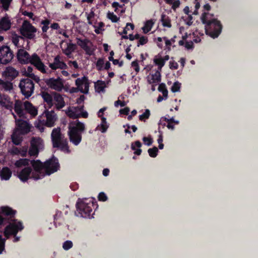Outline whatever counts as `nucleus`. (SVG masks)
Returning <instances> with one entry per match:
<instances>
[{"mask_svg": "<svg viewBox=\"0 0 258 258\" xmlns=\"http://www.w3.org/2000/svg\"><path fill=\"white\" fill-rule=\"evenodd\" d=\"M16 213V211L9 207L1 208L0 226L9 224L5 228L4 235L6 237H8L12 234L16 235L24 228L22 223L15 219Z\"/></svg>", "mask_w": 258, "mask_h": 258, "instance_id": "nucleus-1", "label": "nucleus"}, {"mask_svg": "<svg viewBox=\"0 0 258 258\" xmlns=\"http://www.w3.org/2000/svg\"><path fill=\"white\" fill-rule=\"evenodd\" d=\"M213 15L208 12L202 14L201 19L203 24H205L206 34L213 38H217L221 32L222 26L220 22L216 19H211Z\"/></svg>", "mask_w": 258, "mask_h": 258, "instance_id": "nucleus-2", "label": "nucleus"}, {"mask_svg": "<svg viewBox=\"0 0 258 258\" xmlns=\"http://www.w3.org/2000/svg\"><path fill=\"white\" fill-rule=\"evenodd\" d=\"M68 135L70 141L75 145H78L82 141V134L85 130V124L76 120L70 123Z\"/></svg>", "mask_w": 258, "mask_h": 258, "instance_id": "nucleus-3", "label": "nucleus"}, {"mask_svg": "<svg viewBox=\"0 0 258 258\" xmlns=\"http://www.w3.org/2000/svg\"><path fill=\"white\" fill-rule=\"evenodd\" d=\"M51 138L53 148H58L61 151L70 153L67 139L64 138L59 127L53 129L51 134Z\"/></svg>", "mask_w": 258, "mask_h": 258, "instance_id": "nucleus-4", "label": "nucleus"}, {"mask_svg": "<svg viewBox=\"0 0 258 258\" xmlns=\"http://www.w3.org/2000/svg\"><path fill=\"white\" fill-rule=\"evenodd\" d=\"M44 113L46 120H39V123L36 125L37 128L41 132L44 130L43 125L47 127H52L55 125V122L57 119V115L53 110L50 111L46 110Z\"/></svg>", "mask_w": 258, "mask_h": 258, "instance_id": "nucleus-5", "label": "nucleus"}, {"mask_svg": "<svg viewBox=\"0 0 258 258\" xmlns=\"http://www.w3.org/2000/svg\"><path fill=\"white\" fill-rule=\"evenodd\" d=\"M19 87L21 92L26 98H29L34 93V84L29 78L22 79L19 83Z\"/></svg>", "mask_w": 258, "mask_h": 258, "instance_id": "nucleus-6", "label": "nucleus"}, {"mask_svg": "<svg viewBox=\"0 0 258 258\" xmlns=\"http://www.w3.org/2000/svg\"><path fill=\"white\" fill-rule=\"evenodd\" d=\"M37 29L29 21L25 20L20 29V33L24 37L28 39H33L35 37V33Z\"/></svg>", "mask_w": 258, "mask_h": 258, "instance_id": "nucleus-7", "label": "nucleus"}, {"mask_svg": "<svg viewBox=\"0 0 258 258\" xmlns=\"http://www.w3.org/2000/svg\"><path fill=\"white\" fill-rule=\"evenodd\" d=\"M93 203H86L84 201L78 202L76 204L77 211L84 218H90L92 212Z\"/></svg>", "mask_w": 258, "mask_h": 258, "instance_id": "nucleus-8", "label": "nucleus"}, {"mask_svg": "<svg viewBox=\"0 0 258 258\" xmlns=\"http://www.w3.org/2000/svg\"><path fill=\"white\" fill-rule=\"evenodd\" d=\"M30 162L34 170V172L32 173V178L35 180L42 178L45 176V173L42 172V170H44V163H43L39 160H33Z\"/></svg>", "mask_w": 258, "mask_h": 258, "instance_id": "nucleus-9", "label": "nucleus"}, {"mask_svg": "<svg viewBox=\"0 0 258 258\" xmlns=\"http://www.w3.org/2000/svg\"><path fill=\"white\" fill-rule=\"evenodd\" d=\"M59 168L58 160L54 156L44 162L45 175H50L56 172Z\"/></svg>", "mask_w": 258, "mask_h": 258, "instance_id": "nucleus-10", "label": "nucleus"}, {"mask_svg": "<svg viewBox=\"0 0 258 258\" xmlns=\"http://www.w3.org/2000/svg\"><path fill=\"white\" fill-rule=\"evenodd\" d=\"M14 55L13 51L7 46L3 45L0 46V63L7 64L10 62Z\"/></svg>", "mask_w": 258, "mask_h": 258, "instance_id": "nucleus-11", "label": "nucleus"}, {"mask_svg": "<svg viewBox=\"0 0 258 258\" xmlns=\"http://www.w3.org/2000/svg\"><path fill=\"white\" fill-rule=\"evenodd\" d=\"M14 118L16 119V128L15 130L18 132L26 135L30 132L31 125L26 120L21 119H16V116L14 113H12Z\"/></svg>", "mask_w": 258, "mask_h": 258, "instance_id": "nucleus-12", "label": "nucleus"}, {"mask_svg": "<svg viewBox=\"0 0 258 258\" xmlns=\"http://www.w3.org/2000/svg\"><path fill=\"white\" fill-rule=\"evenodd\" d=\"M42 140L39 137L32 138L28 151V154L30 156H37L39 153V148L42 145Z\"/></svg>", "mask_w": 258, "mask_h": 258, "instance_id": "nucleus-13", "label": "nucleus"}, {"mask_svg": "<svg viewBox=\"0 0 258 258\" xmlns=\"http://www.w3.org/2000/svg\"><path fill=\"white\" fill-rule=\"evenodd\" d=\"M29 63L34 66L41 73H46V66L42 62L40 57L36 53H34L31 55Z\"/></svg>", "mask_w": 258, "mask_h": 258, "instance_id": "nucleus-14", "label": "nucleus"}, {"mask_svg": "<svg viewBox=\"0 0 258 258\" xmlns=\"http://www.w3.org/2000/svg\"><path fill=\"white\" fill-rule=\"evenodd\" d=\"M77 44L85 51L86 54L89 55L93 54L94 50L91 47L93 44L89 39L77 38Z\"/></svg>", "mask_w": 258, "mask_h": 258, "instance_id": "nucleus-15", "label": "nucleus"}, {"mask_svg": "<svg viewBox=\"0 0 258 258\" xmlns=\"http://www.w3.org/2000/svg\"><path fill=\"white\" fill-rule=\"evenodd\" d=\"M76 85L81 93L87 94L89 89V81L87 77L84 76L77 78L75 81Z\"/></svg>", "mask_w": 258, "mask_h": 258, "instance_id": "nucleus-16", "label": "nucleus"}, {"mask_svg": "<svg viewBox=\"0 0 258 258\" xmlns=\"http://www.w3.org/2000/svg\"><path fill=\"white\" fill-rule=\"evenodd\" d=\"M19 75V72L12 67H7L2 73V76L6 80L12 81Z\"/></svg>", "mask_w": 258, "mask_h": 258, "instance_id": "nucleus-17", "label": "nucleus"}, {"mask_svg": "<svg viewBox=\"0 0 258 258\" xmlns=\"http://www.w3.org/2000/svg\"><path fill=\"white\" fill-rule=\"evenodd\" d=\"M31 55L24 49H18L17 53V58L18 62L22 64L29 63Z\"/></svg>", "mask_w": 258, "mask_h": 258, "instance_id": "nucleus-18", "label": "nucleus"}, {"mask_svg": "<svg viewBox=\"0 0 258 258\" xmlns=\"http://www.w3.org/2000/svg\"><path fill=\"white\" fill-rule=\"evenodd\" d=\"M45 83L50 88L56 91H61L63 86L59 78H49L46 80Z\"/></svg>", "mask_w": 258, "mask_h": 258, "instance_id": "nucleus-19", "label": "nucleus"}, {"mask_svg": "<svg viewBox=\"0 0 258 258\" xmlns=\"http://www.w3.org/2000/svg\"><path fill=\"white\" fill-rule=\"evenodd\" d=\"M32 170L31 167H26L18 173V177L23 182H26L32 178Z\"/></svg>", "mask_w": 258, "mask_h": 258, "instance_id": "nucleus-20", "label": "nucleus"}, {"mask_svg": "<svg viewBox=\"0 0 258 258\" xmlns=\"http://www.w3.org/2000/svg\"><path fill=\"white\" fill-rule=\"evenodd\" d=\"M11 25L10 17L7 14H5V16L0 19V30H9L11 28Z\"/></svg>", "mask_w": 258, "mask_h": 258, "instance_id": "nucleus-21", "label": "nucleus"}, {"mask_svg": "<svg viewBox=\"0 0 258 258\" xmlns=\"http://www.w3.org/2000/svg\"><path fill=\"white\" fill-rule=\"evenodd\" d=\"M24 108V103L20 100H16L14 104V109L15 112L20 117H26Z\"/></svg>", "mask_w": 258, "mask_h": 258, "instance_id": "nucleus-22", "label": "nucleus"}, {"mask_svg": "<svg viewBox=\"0 0 258 258\" xmlns=\"http://www.w3.org/2000/svg\"><path fill=\"white\" fill-rule=\"evenodd\" d=\"M24 113H29L32 116L37 114V109L28 101L24 102Z\"/></svg>", "mask_w": 258, "mask_h": 258, "instance_id": "nucleus-23", "label": "nucleus"}, {"mask_svg": "<svg viewBox=\"0 0 258 258\" xmlns=\"http://www.w3.org/2000/svg\"><path fill=\"white\" fill-rule=\"evenodd\" d=\"M49 66L53 70H56L57 69L64 70L68 68L67 64L63 61L59 60L58 56H56L54 59V62L50 63Z\"/></svg>", "mask_w": 258, "mask_h": 258, "instance_id": "nucleus-24", "label": "nucleus"}, {"mask_svg": "<svg viewBox=\"0 0 258 258\" xmlns=\"http://www.w3.org/2000/svg\"><path fill=\"white\" fill-rule=\"evenodd\" d=\"M54 100L56 102V107L58 110L62 108L65 106V102L62 96L59 93L53 92Z\"/></svg>", "mask_w": 258, "mask_h": 258, "instance_id": "nucleus-25", "label": "nucleus"}, {"mask_svg": "<svg viewBox=\"0 0 258 258\" xmlns=\"http://www.w3.org/2000/svg\"><path fill=\"white\" fill-rule=\"evenodd\" d=\"M23 135H24L14 130L11 136L13 143L15 145H20L23 141Z\"/></svg>", "mask_w": 258, "mask_h": 258, "instance_id": "nucleus-26", "label": "nucleus"}, {"mask_svg": "<svg viewBox=\"0 0 258 258\" xmlns=\"http://www.w3.org/2000/svg\"><path fill=\"white\" fill-rule=\"evenodd\" d=\"M148 82L149 84L157 83L161 81V74L159 71H156L154 74L148 76Z\"/></svg>", "mask_w": 258, "mask_h": 258, "instance_id": "nucleus-27", "label": "nucleus"}, {"mask_svg": "<svg viewBox=\"0 0 258 258\" xmlns=\"http://www.w3.org/2000/svg\"><path fill=\"white\" fill-rule=\"evenodd\" d=\"M41 96L44 102H46L50 107L53 106V96L52 94H50L47 92L43 91L41 92Z\"/></svg>", "mask_w": 258, "mask_h": 258, "instance_id": "nucleus-28", "label": "nucleus"}, {"mask_svg": "<svg viewBox=\"0 0 258 258\" xmlns=\"http://www.w3.org/2000/svg\"><path fill=\"white\" fill-rule=\"evenodd\" d=\"M142 144L139 141H136L134 143H132L131 145V149L134 151V154L136 155H140L142 153V150L140 148Z\"/></svg>", "mask_w": 258, "mask_h": 258, "instance_id": "nucleus-29", "label": "nucleus"}, {"mask_svg": "<svg viewBox=\"0 0 258 258\" xmlns=\"http://www.w3.org/2000/svg\"><path fill=\"white\" fill-rule=\"evenodd\" d=\"M12 175L11 170L7 167H4L0 172L2 179L8 180Z\"/></svg>", "mask_w": 258, "mask_h": 258, "instance_id": "nucleus-30", "label": "nucleus"}, {"mask_svg": "<svg viewBox=\"0 0 258 258\" xmlns=\"http://www.w3.org/2000/svg\"><path fill=\"white\" fill-rule=\"evenodd\" d=\"M154 63L155 65L158 66V70L159 72L161 71L162 67L165 65V62L161 56H155L153 59Z\"/></svg>", "mask_w": 258, "mask_h": 258, "instance_id": "nucleus-31", "label": "nucleus"}, {"mask_svg": "<svg viewBox=\"0 0 258 258\" xmlns=\"http://www.w3.org/2000/svg\"><path fill=\"white\" fill-rule=\"evenodd\" d=\"M0 86L5 90V91H10L13 88V86L12 83L10 81H4L0 79Z\"/></svg>", "mask_w": 258, "mask_h": 258, "instance_id": "nucleus-32", "label": "nucleus"}, {"mask_svg": "<svg viewBox=\"0 0 258 258\" xmlns=\"http://www.w3.org/2000/svg\"><path fill=\"white\" fill-rule=\"evenodd\" d=\"M13 0H0V9L5 12L9 10Z\"/></svg>", "mask_w": 258, "mask_h": 258, "instance_id": "nucleus-33", "label": "nucleus"}, {"mask_svg": "<svg viewBox=\"0 0 258 258\" xmlns=\"http://www.w3.org/2000/svg\"><path fill=\"white\" fill-rule=\"evenodd\" d=\"M161 21L164 27L170 28L171 27V20L169 17L165 14H162Z\"/></svg>", "mask_w": 258, "mask_h": 258, "instance_id": "nucleus-34", "label": "nucleus"}, {"mask_svg": "<svg viewBox=\"0 0 258 258\" xmlns=\"http://www.w3.org/2000/svg\"><path fill=\"white\" fill-rule=\"evenodd\" d=\"M76 49V45L75 44L70 43L67 44V47L64 50L63 53L67 56L71 54Z\"/></svg>", "mask_w": 258, "mask_h": 258, "instance_id": "nucleus-35", "label": "nucleus"}, {"mask_svg": "<svg viewBox=\"0 0 258 258\" xmlns=\"http://www.w3.org/2000/svg\"><path fill=\"white\" fill-rule=\"evenodd\" d=\"M30 162V160L26 158L20 159L16 161L15 165L17 167H21L23 166L28 165Z\"/></svg>", "mask_w": 258, "mask_h": 258, "instance_id": "nucleus-36", "label": "nucleus"}, {"mask_svg": "<svg viewBox=\"0 0 258 258\" xmlns=\"http://www.w3.org/2000/svg\"><path fill=\"white\" fill-rule=\"evenodd\" d=\"M158 91L162 92L164 99H166L168 97V90L166 88V85L164 83H161L159 85Z\"/></svg>", "mask_w": 258, "mask_h": 258, "instance_id": "nucleus-37", "label": "nucleus"}, {"mask_svg": "<svg viewBox=\"0 0 258 258\" xmlns=\"http://www.w3.org/2000/svg\"><path fill=\"white\" fill-rule=\"evenodd\" d=\"M153 25V22L152 20H148L146 21L145 26L143 27V30L144 33H147L152 29Z\"/></svg>", "mask_w": 258, "mask_h": 258, "instance_id": "nucleus-38", "label": "nucleus"}, {"mask_svg": "<svg viewBox=\"0 0 258 258\" xmlns=\"http://www.w3.org/2000/svg\"><path fill=\"white\" fill-rule=\"evenodd\" d=\"M105 87V83L104 82L102 81H98L97 82L95 83V89L98 92L102 91Z\"/></svg>", "mask_w": 258, "mask_h": 258, "instance_id": "nucleus-39", "label": "nucleus"}, {"mask_svg": "<svg viewBox=\"0 0 258 258\" xmlns=\"http://www.w3.org/2000/svg\"><path fill=\"white\" fill-rule=\"evenodd\" d=\"M148 152L151 157L155 158L157 156L158 149L156 147H154L152 148L149 149Z\"/></svg>", "mask_w": 258, "mask_h": 258, "instance_id": "nucleus-40", "label": "nucleus"}, {"mask_svg": "<svg viewBox=\"0 0 258 258\" xmlns=\"http://www.w3.org/2000/svg\"><path fill=\"white\" fill-rule=\"evenodd\" d=\"M107 18L113 23H116L119 20V18L117 17V16L112 12L108 13Z\"/></svg>", "mask_w": 258, "mask_h": 258, "instance_id": "nucleus-41", "label": "nucleus"}, {"mask_svg": "<svg viewBox=\"0 0 258 258\" xmlns=\"http://www.w3.org/2000/svg\"><path fill=\"white\" fill-rule=\"evenodd\" d=\"M20 38L23 39L22 36L17 35V34H15L12 37V42L17 47H20L19 43Z\"/></svg>", "mask_w": 258, "mask_h": 258, "instance_id": "nucleus-42", "label": "nucleus"}, {"mask_svg": "<svg viewBox=\"0 0 258 258\" xmlns=\"http://www.w3.org/2000/svg\"><path fill=\"white\" fill-rule=\"evenodd\" d=\"M150 115V111L149 109H146L145 111L141 115H139V119L141 121L144 119H148Z\"/></svg>", "mask_w": 258, "mask_h": 258, "instance_id": "nucleus-43", "label": "nucleus"}, {"mask_svg": "<svg viewBox=\"0 0 258 258\" xmlns=\"http://www.w3.org/2000/svg\"><path fill=\"white\" fill-rule=\"evenodd\" d=\"M73 246V243L71 240H67L64 241L62 244V248L66 250H68L71 248Z\"/></svg>", "mask_w": 258, "mask_h": 258, "instance_id": "nucleus-44", "label": "nucleus"}, {"mask_svg": "<svg viewBox=\"0 0 258 258\" xmlns=\"http://www.w3.org/2000/svg\"><path fill=\"white\" fill-rule=\"evenodd\" d=\"M139 41L138 42L137 46L139 47L140 45H143L145 44H146L148 41V37L146 36H142V37H140V38L139 39Z\"/></svg>", "mask_w": 258, "mask_h": 258, "instance_id": "nucleus-45", "label": "nucleus"}, {"mask_svg": "<svg viewBox=\"0 0 258 258\" xmlns=\"http://www.w3.org/2000/svg\"><path fill=\"white\" fill-rule=\"evenodd\" d=\"M181 84L178 82L174 83L172 86L171 87V90L173 92H177L179 91L180 88Z\"/></svg>", "mask_w": 258, "mask_h": 258, "instance_id": "nucleus-46", "label": "nucleus"}, {"mask_svg": "<svg viewBox=\"0 0 258 258\" xmlns=\"http://www.w3.org/2000/svg\"><path fill=\"white\" fill-rule=\"evenodd\" d=\"M104 61L103 58H100L96 62V65L98 71H101L103 69Z\"/></svg>", "mask_w": 258, "mask_h": 258, "instance_id": "nucleus-47", "label": "nucleus"}, {"mask_svg": "<svg viewBox=\"0 0 258 258\" xmlns=\"http://www.w3.org/2000/svg\"><path fill=\"white\" fill-rule=\"evenodd\" d=\"M108 127V125L107 123H101L98 125L97 129L99 128L102 133H104L106 132Z\"/></svg>", "mask_w": 258, "mask_h": 258, "instance_id": "nucleus-48", "label": "nucleus"}, {"mask_svg": "<svg viewBox=\"0 0 258 258\" xmlns=\"http://www.w3.org/2000/svg\"><path fill=\"white\" fill-rule=\"evenodd\" d=\"M68 116L73 119H77L80 117V115L76 113V112L70 110L69 111Z\"/></svg>", "mask_w": 258, "mask_h": 258, "instance_id": "nucleus-49", "label": "nucleus"}, {"mask_svg": "<svg viewBox=\"0 0 258 258\" xmlns=\"http://www.w3.org/2000/svg\"><path fill=\"white\" fill-rule=\"evenodd\" d=\"M98 198L99 201L102 202H105L107 200V196L103 192H101L99 194Z\"/></svg>", "mask_w": 258, "mask_h": 258, "instance_id": "nucleus-50", "label": "nucleus"}, {"mask_svg": "<svg viewBox=\"0 0 258 258\" xmlns=\"http://www.w3.org/2000/svg\"><path fill=\"white\" fill-rule=\"evenodd\" d=\"M143 141L144 144L148 146H151L153 143V140L152 138L148 137H144Z\"/></svg>", "mask_w": 258, "mask_h": 258, "instance_id": "nucleus-51", "label": "nucleus"}, {"mask_svg": "<svg viewBox=\"0 0 258 258\" xmlns=\"http://www.w3.org/2000/svg\"><path fill=\"white\" fill-rule=\"evenodd\" d=\"M171 5H172V9L175 11L176 9L179 7L180 2L179 0H176L173 2V3Z\"/></svg>", "mask_w": 258, "mask_h": 258, "instance_id": "nucleus-52", "label": "nucleus"}, {"mask_svg": "<svg viewBox=\"0 0 258 258\" xmlns=\"http://www.w3.org/2000/svg\"><path fill=\"white\" fill-rule=\"evenodd\" d=\"M28 77L34 80L36 83H38L40 80L39 77L35 75L33 73L29 74Z\"/></svg>", "mask_w": 258, "mask_h": 258, "instance_id": "nucleus-53", "label": "nucleus"}, {"mask_svg": "<svg viewBox=\"0 0 258 258\" xmlns=\"http://www.w3.org/2000/svg\"><path fill=\"white\" fill-rule=\"evenodd\" d=\"M128 27H130L132 30H133L135 27L133 24H132L130 23H127L125 27L124 28V29L122 31V34H123L124 35H126L127 34V29H128Z\"/></svg>", "mask_w": 258, "mask_h": 258, "instance_id": "nucleus-54", "label": "nucleus"}, {"mask_svg": "<svg viewBox=\"0 0 258 258\" xmlns=\"http://www.w3.org/2000/svg\"><path fill=\"white\" fill-rule=\"evenodd\" d=\"M132 66L134 68L136 72H139L140 71V67L137 60H135L132 62Z\"/></svg>", "mask_w": 258, "mask_h": 258, "instance_id": "nucleus-55", "label": "nucleus"}, {"mask_svg": "<svg viewBox=\"0 0 258 258\" xmlns=\"http://www.w3.org/2000/svg\"><path fill=\"white\" fill-rule=\"evenodd\" d=\"M5 239L3 238L2 236L0 234V254L4 249Z\"/></svg>", "mask_w": 258, "mask_h": 258, "instance_id": "nucleus-56", "label": "nucleus"}, {"mask_svg": "<svg viewBox=\"0 0 258 258\" xmlns=\"http://www.w3.org/2000/svg\"><path fill=\"white\" fill-rule=\"evenodd\" d=\"M169 67L171 69L176 70L178 68V64L174 61H170L169 62Z\"/></svg>", "mask_w": 258, "mask_h": 258, "instance_id": "nucleus-57", "label": "nucleus"}, {"mask_svg": "<svg viewBox=\"0 0 258 258\" xmlns=\"http://www.w3.org/2000/svg\"><path fill=\"white\" fill-rule=\"evenodd\" d=\"M124 6V4L123 5H120L118 2H113L112 4V7L114 8H115L114 9V11L115 12H117V8L118 7H119V8H123V7Z\"/></svg>", "mask_w": 258, "mask_h": 258, "instance_id": "nucleus-58", "label": "nucleus"}, {"mask_svg": "<svg viewBox=\"0 0 258 258\" xmlns=\"http://www.w3.org/2000/svg\"><path fill=\"white\" fill-rule=\"evenodd\" d=\"M163 39L165 42V44L166 47H167V49H168V50H170L172 42H171L170 40H168L166 37H164Z\"/></svg>", "mask_w": 258, "mask_h": 258, "instance_id": "nucleus-59", "label": "nucleus"}, {"mask_svg": "<svg viewBox=\"0 0 258 258\" xmlns=\"http://www.w3.org/2000/svg\"><path fill=\"white\" fill-rule=\"evenodd\" d=\"M130 110L129 107H126L123 109H121L119 110V112L120 114H124V115H128L129 113Z\"/></svg>", "mask_w": 258, "mask_h": 258, "instance_id": "nucleus-60", "label": "nucleus"}, {"mask_svg": "<svg viewBox=\"0 0 258 258\" xmlns=\"http://www.w3.org/2000/svg\"><path fill=\"white\" fill-rule=\"evenodd\" d=\"M139 38H140V34H136L134 35L133 34H130L128 35V39L131 41H133L135 39H138Z\"/></svg>", "mask_w": 258, "mask_h": 258, "instance_id": "nucleus-61", "label": "nucleus"}, {"mask_svg": "<svg viewBox=\"0 0 258 258\" xmlns=\"http://www.w3.org/2000/svg\"><path fill=\"white\" fill-rule=\"evenodd\" d=\"M119 105L121 107H124L125 106L126 103L124 101H121L119 100L116 101L114 103V105L117 107Z\"/></svg>", "mask_w": 258, "mask_h": 258, "instance_id": "nucleus-62", "label": "nucleus"}, {"mask_svg": "<svg viewBox=\"0 0 258 258\" xmlns=\"http://www.w3.org/2000/svg\"><path fill=\"white\" fill-rule=\"evenodd\" d=\"M27 153V147H24L23 149H20V154L22 157H26Z\"/></svg>", "mask_w": 258, "mask_h": 258, "instance_id": "nucleus-63", "label": "nucleus"}, {"mask_svg": "<svg viewBox=\"0 0 258 258\" xmlns=\"http://www.w3.org/2000/svg\"><path fill=\"white\" fill-rule=\"evenodd\" d=\"M11 153L13 154H15V155H19L20 154V149H19L17 147H13V148L12 149V152Z\"/></svg>", "mask_w": 258, "mask_h": 258, "instance_id": "nucleus-64", "label": "nucleus"}]
</instances>
